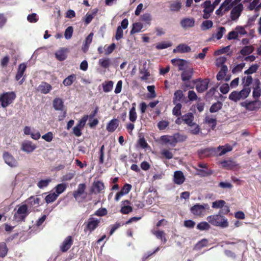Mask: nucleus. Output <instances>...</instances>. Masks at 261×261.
Here are the masks:
<instances>
[{
  "instance_id": "f257e3e1",
  "label": "nucleus",
  "mask_w": 261,
  "mask_h": 261,
  "mask_svg": "<svg viewBox=\"0 0 261 261\" xmlns=\"http://www.w3.org/2000/svg\"><path fill=\"white\" fill-rule=\"evenodd\" d=\"M206 220L210 224L215 226L226 228L229 225L227 219L219 213L208 216Z\"/></svg>"
},
{
  "instance_id": "f03ea898",
  "label": "nucleus",
  "mask_w": 261,
  "mask_h": 261,
  "mask_svg": "<svg viewBox=\"0 0 261 261\" xmlns=\"http://www.w3.org/2000/svg\"><path fill=\"white\" fill-rule=\"evenodd\" d=\"M16 98L15 92H5L0 94V104L2 108H6L13 102Z\"/></svg>"
},
{
  "instance_id": "7ed1b4c3",
  "label": "nucleus",
  "mask_w": 261,
  "mask_h": 261,
  "mask_svg": "<svg viewBox=\"0 0 261 261\" xmlns=\"http://www.w3.org/2000/svg\"><path fill=\"white\" fill-rule=\"evenodd\" d=\"M86 185L80 184L78 185L77 189L73 192V196L78 202H83L87 197V193L85 192Z\"/></svg>"
},
{
  "instance_id": "20e7f679",
  "label": "nucleus",
  "mask_w": 261,
  "mask_h": 261,
  "mask_svg": "<svg viewBox=\"0 0 261 261\" xmlns=\"http://www.w3.org/2000/svg\"><path fill=\"white\" fill-rule=\"evenodd\" d=\"M209 209L210 206L207 203L202 205L196 204L191 207L190 211L194 215L201 217L204 215L205 210H208Z\"/></svg>"
},
{
  "instance_id": "39448f33",
  "label": "nucleus",
  "mask_w": 261,
  "mask_h": 261,
  "mask_svg": "<svg viewBox=\"0 0 261 261\" xmlns=\"http://www.w3.org/2000/svg\"><path fill=\"white\" fill-rule=\"evenodd\" d=\"M100 223V219L94 217L89 218L87 221L85 223L84 231H89L90 232H92L99 226Z\"/></svg>"
},
{
  "instance_id": "423d86ee",
  "label": "nucleus",
  "mask_w": 261,
  "mask_h": 261,
  "mask_svg": "<svg viewBox=\"0 0 261 261\" xmlns=\"http://www.w3.org/2000/svg\"><path fill=\"white\" fill-rule=\"evenodd\" d=\"M193 82L194 83L198 82L196 85V89L197 92L198 93H203L207 89L210 80L208 79L203 80L198 79L193 81Z\"/></svg>"
},
{
  "instance_id": "0eeeda50",
  "label": "nucleus",
  "mask_w": 261,
  "mask_h": 261,
  "mask_svg": "<svg viewBox=\"0 0 261 261\" xmlns=\"http://www.w3.org/2000/svg\"><path fill=\"white\" fill-rule=\"evenodd\" d=\"M240 105L242 107H245L247 110L251 111H256L260 108L261 101L259 100H255L249 102H243Z\"/></svg>"
},
{
  "instance_id": "6e6552de",
  "label": "nucleus",
  "mask_w": 261,
  "mask_h": 261,
  "mask_svg": "<svg viewBox=\"0 0 261 261\" xmlns=\"http://www.w3.org/2000/svg\"><path fill=\"white\" fill-rule=\"evenodd\" d=\"M230 13V17L232 21H236L241 16V13L244 9L243 5L240 3L237 6H234L232 8Z\"/></svg>"
},
{
  "instance_id": "1a4fd4ad",
  "label": "nucleus",
  "mask_w": 261,
  "mask_h": 261,
  "mask_svg": "<svg viewBox=\"0 0 261 261\" xmlns=\"http://www.w3.org/2000/svg\"><path fill=\"white\" fill-rule=\"evenodd\" d=\"M201 7L204 8L203 12V14L202 17L204 19H208L211 14L214 11V7H212V3L211 1L207 0L205 1L202 5Z\"/></svg>"
},
{
  "instance_id": "9d476101",
  "label": "nucleus",
  "mask_w": 261,
  "mask_h": 261,
  "mask_svg": "<svg viewBox=\"0 0 261 261\" xmlns=\"http://www.w3.org/2000/svg\"><path fill=\"white\" fill-rule=\"evenodd\" d=\"M193 74L194 70L192 67H186L181 73V79L183 82L189 81L192 79Z\"/></svg>"
},
{
  "instance_id": "9b49d317",
  "label": "nucleus",
  "mask_w": 261,
  "mask_h": 261,
  "mask_svg": "<svg viewBox=\"0 0 261 261\" xmlns=\"http://www.w3.org/2000/svg\"><path fill=\"white\" fill-rule=\"evenodd\" d=\"M73 243V240L71 236H68L67 237L63 242H62V244L60 245V250L62 252H67L71 247V246L72 245Z\"/></svg>"
},
{
  "instance_id": "f8f14e48",
  "label": "nucleus",
  "mask_w": 261,
  "mask_h": 261,
  "mask_svg": "<svg viewBox=\"0 0 261 261\" xmlns=\"http://www.w3.org/2000/svg\"><path fill=\"white\" fill-rule=\"evenodd\" d=\"M3 158L5 163L11 167L17 166L18 163L14 157L8 152H5L3 153Z\"/></svg>"
},
{
  "instance_id": "ddd939ff",
  "label": "nucleus",
  "mask_w": 261,
  "mask_h": 261,
  "mask_svg": "<svg viewBox=\"0 0 261 261\" xmlns=\"http://www.w3.org/2000/svg\"><path fill=\"white\" fill-rule=\"evenodd\" d=\"M105 187L102 181L98 180L95 181L90 190L91 193H99L104 190Z\"/></svg>"
},
{
  "instance_id": "4468645a",
  "label": "nucleus",
  "mask_w": 261,
  "mask_h": 261,
  "mask_svg": "<svg viewBox=\"0 0 261 261\" xmlns=\"http://www.w3.org/2000/svg\"><path fill=\"white\" fill-rule=\"evenodd\" d=\"M215 151V148H206L198 150L197 153L200 159L211 156Z\"/></svg>"
},
{
  "instance_id": "2eb2a0df",
  "label": "nucleus",
  "mask_w": 261,
  "mask_h": 261,
  "mask_svg": "<svg viewBox=\"0 0 261 261\" xmlns=\"http://www.w3.org/2000/svg\"><path fill=\"white\" fill-rule=\"evenodd\" d=\"M222 167L227 170H233L238 164L232 160H224L220 162Z\"/></svg>"
},
{
  "instance_id": "dca6fc26",
  "label": "nucleus",
  "mask_w": 261,
  "mask_h": 261,
  "mask_svg": "<svg viewBox=\"0 0 261 261\" xmlns=\"http://www.w3.org/2000/svg\"><path fill=\"white\" fill-rule=\"evenodd\" d=\"M185 180V176L181 171H176L174 173L173 181L176 185H181Z\"/></svg>"
},
{
  "instance_id": "f3484780",
  "label": "nucleus",
  "mask_w": 261,
  "mask_h": 261,
  "mask_svg": "<svg viewBox=\"0 0 261 261\" xmlns=\"http://www.w3.org/2000/svg\"><path fill=\"white\" fill-rule=\"evenodd\" d=\"M195 19L193 18H184L180 21V24L182 28L187 29L195 25Z\"/></svg>"
},
{
  "instance_id": "a211bd4d",
  "label": "nucleus",
  "mask_w": 261,
  "mask_h": 261,
  "mask_svg": "<svg viewBox=\"0 0 261 261\" xmlns=\"http://www.w3.org/2000/svg\"><path fill=\"white\" fill-rule=\"evenodd\" d=\"M26 201L28 203V206L36 208L40 205V198L36 196H32L28 198Z\"/></svg>"
},
{
  "instance_id": "6ab92c4d",
  "label": "nucleus",
  "mask_w": 261,
  "mask_h": 261,
  "mask_svg": "<svg viewBox=\"0 0 261 261\" xmlns=\"http://www.w3.org/2000/svg\"><path fill=\"white\" fill-rule=\"evenodd\" d=\"M161 140L166 144H169L172 147H175L176 145V141L173 135L172 136L170 135H164L161 137Z\"/></svg>"
},
{
  "instance_id": "aec40b11",
  "label": "nucleus",
  "mask_w": 261,
  "mask_h": 261,
  "mask_svg": "<svg viewBox=\"0 0 261 261\" xmlns=\"http://www.w3.org/2000/svg\"><path fill=\"white\" fill-rule=\"evenodd\" d=\"M36 148V145L31 141H26L22 144V149L27 152H32Z\"/></svg>"
},
{
  "instance_id": "412c9836",
  "label": "nucleus",
  "mask_w": 261,
  "mask_h": 261,
  "mask_svg": "<svg viewBox=\"0 0 261 261\" xmlns=\"http://www.w3.org/2000/svg\"><path fill=\"white\" fill-rule=\"evenodd\" d=\"M182 118L184 119V122L189 126L192 127L195 124V123L193 122L194 116L192 113H188L182 115Z\"/></svg>"
},
{
  "instance_id": "4be33fe9",
  "label": "nucleus",
  "mask_w": 261,
  "mask_h": 261,
  "mask_svg": "<svg viewBox=\"0 0 261 261\" xmlns=\"http://www.w3.org/2000/svg\"><path fill=\"white\" fill-rule=\"evenodd\" d=\"M171 63L174 65L178 66V70H182L187 67V61L181 59H173L171 60Z\"/></svg>"
},
{
  "instance_id": "5701e85b",
  "label": "nucleus",
  "mask_w": 261,
  "mask_h": 261,
  "mask_svg": "<svg viewBox=\"0 0 261 261\" xmlns=\"http://www.w3.org/2000/svg\"><path fill=\"white\" fill-rule=\"evenodd\" d=\"M27 212L28 205L27 204H23L18 207L16 214L20 215L19 217L20 220H24L27 216Z\"/></svg>"
},
{
  "instance_id": "b1692460",
  "label": "nucleus",
  "mask_w": 261,
  "mask_h": 261,
  "mask_svg": "<svg viewBox=\"0 0 261 261\" xmlns=\"http://www.w3.org/2000/svg\"><path fill=\"white\" fill-rule=\"evenodd\" d=\"M119 125V120L117 119H112L107 124L106 129L110 133L114 132Z\"/></svg>"
},
{
  "instance_id": "393cba45",
  "label": "nucleus",
  "mask_w": 261,
  "mask_h": 261,
  "mask_svg": "<svg viewBox=\"0 0 261 261\" xmlns=\"http://www.w3.org/2000/svg\"><path fill=\"white\" fill-rule=\"evenodd\" d=\"M191 47L185 44H179L175 49H174V53H189L191 51Z\"/></svg>"
},
{
  "instance_id": "a878e982",
  "label": "nucleus",
  "mask_w": 261,
  "mask_h": 261,
  "mask_svg": "<svg viewBox=\"0 0 261 261\" xmlns=\"http://www.w3.org/2000/svg\"><path fill=\"white\" fill-rule=\"evenodd\" d=\"M217 150L218 151H221L219 153V155L222 156L226 153L227 152L231 151L232 150V147L228 144H226L224 146H219L217 148Z\"/></svg>"
},
{
  "instance_id": "bb28decb",
  "label": "nucleus",
  "mask_w": 261,
  "mask_h": 261,
  "mask_svg": "<svg viewBox=\"0 0 261 261\" xmlns=\"http://www.w3.org/2000/svg\"><path fill=\"white\" fill-rule=\"evenodd\" d=\"M26 68L27 66L24 63H21L19 65L15 76V79L16 81H19L22 77Z\"/></svg>"
},
{
  "instance_id": "cd10ccee",
  "label": "nucleus",
  "mask_w": 261,
  "mask_h": 261,
  "mask_svg": "<svg viewBox=\"0 0 261 261\" xmlns=\"http://www.w3.org/2000/svg\"><path fill=\"white\" fill-rule=\"evenodd\" d=\"M66 50V48H61L57 51L55 53L56 58L60 61L65 60L67 58Z\"/></svg>"
},
{
  "instance_id": "c85d7f7f",
  "label": "nucleus",
  "mask_w": 261,
  "mask_h": 261,
  "mask_svg": "<svg viewBox=\"0 0 261 261\" xmlns=\"http://www.w3.org/2000/svg\"><path fill=\"white\" fill-rule=\"evenodd\" d=\"M53 106L56 110L62 111L64 107L63 101L60 98H56L53 100Z\"/></svg>"
},
{
  "instance_id": "c756f323",
  "label": "nucleus",
  "mask_w": 261,
  "mask_h": 261,
  "mask_svg": "<svg viewBox=\"0 0 261 261\" xmlns=\"http://www.w3.org/2000/svg\"><path fill=\"white\" fill-rule=\"evenodd\" d=\"M98 64L102 68H108L112 64V62L110 58H103L99 60Z\"/></svg>"
},
{
  "instance_id": "7c9ffc66",
  "label": "nucleus",
  "mask_w": 261,
  "mask_h": 261,
  "mask_svg": "<svg viewBox=\"0 0 261 261\" xmlns=\"http://www.w3.org/2000/svg\"><path fill=\"white\" fill-rule=\"evenodd\" d=\"M232 0H225L220 5L224 12H228L233 6Z\"/></svg>"
},
{
  "instance_id": "2f4dec72",
  "label": "nucleus",
  "mask_w": 261,
  "mask_h": 261,
  "mask_svg": "<svg viewBox=\"0 0 261 261\" xmlns=\"http://www.w3.org/2000/svg\"><path fill=\"white\" fill-rule=\"evenodd\" d=\"M67 186L68 184L65 183H62L57 185L54 188L56 192L55 193L56 194H58V196H59V195H60L65 191Z\"/></svg>"
},
{
  "instance_id": "473e14b6",
  "label": "nucleus",
  "mask_w": 261,
  "mask_h": 261,
  "mask_svg": "<svg viewBox=\"0 0 261 261\" xmlns=\"http://www.w3.org/2000/svg\"><path fill=\"white\" fill-rule=\"evenodd\" d=\"M51 86L50 84L47 83H43L39 86V89L41 93L44 94H47L51 90Z\"/></svg>"
},
{
  "instance_id": "72a5a7b5",
  "label": "nucleus",
  "mask_w": 261,
  "mask_h": 261,
  "mask_svg": "<svg viewBox=\"0 0 261 261\" xmlns=\"http://www.w3.org/2000/svg\"><path fill=\"white\" fill-rule=\"evenodd\" d=\"M75 80L76 75L74 74H71L63 80V84L65 86H71Z\"/></svg>"
},
{
  "instance_id": "f704fd0d",
  "label": "nucleus",
  "mask_w": 261,
  "mask_h": 261,
  "mask_svg": "<svg viewBox=\"0 0 261 261\" xmlns=\"http://www.w3.org/2000/svg\"><path fill=\"white\" fill-rule=\"evenodd\" d=\"M143 27V24L141 22H135L133 24V27L130 30V35H133L135 33L140 32L141 31Z\"/></svg>"
},
{
  "instance_id": "c9c22d12",
  "label": "nucleus",
  "mask_w": 261,
  "mask_h": 261,
  "mask_svg": "<svg viewBox=\"0 0 261 261\" xmlns=\"http://www.w3.org/2000/svg\"><path fill=\"white\" fill-rule=\"evenodd\" d=\"M8 248L5 242H0V257H5L8 253Z\"/></svg>"
},
{
  "instance_id": "e433bc0d",
  "label": "nucleus",
  "mask_w": 261,
  "mask_h": 261,
  "mask_svg": "<svg viewBox=\"0 0 261 261\" xmlns=\"http://www.w3.org/2000/svg\"><path fill=\"white\" fill-rule=\"evenodd\" d=\"M254 51V47L252 45H246L240 50V54L244 56H248Z\"/></svg>"
},
{
  "instance_id": "4c0bfd02",
  "label": "nucleus",
  "mask_w": 261,
  "mask_h": 261,
  "mask_svg": "<svg viewBox=\"0 0 261 261\" xmlns=\"http://www.w3.org/2000/svg\"><path fill=\"white\" fill-rule=\"evenodd\" d=\"M114 82L112 81H106L102 84L103 90L108 93L111 91L113 87Z\"/></svg>"
},
{
  "instance_id": "58836bf2",
  "label": "nucleus",
  "mask_w": 261,
  "mask_h": 261,
  "mask_svg": "<svg viewBox=\"0 0 261 261\" xmlns=\"http://www.w3.org/2000/svg\"><path fill=\"white\" fill-rule=\"evenodd\" d=\"M205 123L211 126V128L214 130L217 125V120L216 118H212L210 116H206L205 118Z\"/></svg>"
},
{
  "instance_id": "ea45409f",
  "label": "nucleus",
  "mask_w": 261,
  "mask_h": 261,
  "mask_svg": "<svg viewBox=\"0 0 261 261\" xmlns=\"http://www.w3.org/2000/svg\"><path fill=\"white\" fill-rule=\"evenodd\" d=\"M211 226L209 224L208 222L203 221L198 223L196 226V228L198 230L203 231V230H208L210 229Z\"/></svg>"
},
{
  "instance_id": "a19ab883",
  "label": "nucleus",
  "mask_w": 261,
  "mask_h": 261,
  "mask_svg": "<svg viewBox=\"0 0 261 261\" xmlns=\"http://www.w3.org/2000/svg\"><path fill=\"white\" fill-rule=\"evenodd\" d=\"M222 103L221 101H217L213 103L210 107V112L211 113H215L218 112L222 109Z\"/></svg>"
},
{
  "instance_id": "79ce46f5",
  "label": "nucleus",
  "mask_w": 261,
  "mask_h": 261,
  "mask_svg": "<svg viewBox=\"0 0 261 261\" xmlns=\"http://www.w3.org/2000/svg\"><path fill=\"white\" fill-rule=\"evenodd\" d=\"M173 136L176 141V145L178 142H182L186 140L187 136L185 135L181 134L179 133H175Z\"/></svg>"
},
{
  "instance_id": "37998d69",
  "label": "nucleus",
  "mask_w": 261,
  "mask_h": 261,
  "mask_svg": "<svg viewBox=\"0 0 261 261\" xmlns=\"http://www.w3.org/2000/svg\"><path fill=\"white\" fill-rule=\"evenodd\" d=\"M229 99L234 102H237L240 100L241 98L238 91H233L229 95Z\"/></svg>"
},
{
  "instance_id": "c03bdc74",
  "label": "nucleus",
  "mask_w": 261,
  "mask_h": 261,
  "mask_svg": "<svg viewBox=\"0 0 261 261\" xmlns=\"http://www.w3.org/2000/svg\"><path fill=\"white\" fill-rule=\"evenodd\" d=\"M251 92V88H249V87H244V88L241 90L240 91H239V94L240 95V96H241V99H245L246 98H247L250 93Z\"/></svg>"
},
{
  "instance_id": "a18cd8bd",
  "label": "nucleus",
  "mask_w": 261,
  "mask_h": 261,
  "mask_svg": "<svg viewBox=\"0 0 261 261\" xmlns=\"http://www.w3.org/2000/svg\"><path fill=\"white\" fill-rule=\"evenodd\" d=\"M197 172H198V174L200 175V176H207L209 175H211L213 174L212 170L210 169H196Z\"/></svg>"
},
{
  "instance_id": "49530a36",
  "label": "nucleus",
  "mask_w": 261,
  "mask_h": 261,
  "mask_svg": "<svg viewBox=\"0 0 261 261\" xmlns=\"http://www.w3.org/2000/svg\"><path fill=\"white\" fill-rule=\"evenodd\" d=\"M139 72L140 74L142 75L140 79L142 81L147 80L150 75V72L145 67L143 68L142 69H140Z\"/></svg>"
},
{
  "instance_id": "de8ad7c7",
  "label": "nucleus",
  "mask_w": 261,
  "mask_h": 261,
  "mask_svg": "<svg viewBox=\"0 0 261 261\" xmlns=\"http://www.w3.org/2000/svg\"><path fill=\"white\" fill-rule=\"evenodd\" d=\"M218 30L217 32L215 34L213 35V37L217 40H219L222 37L223 34L226 32V29L223 27H220L218 28Z\"/></svg>"
},
{
  "instance_id": "09e8293b",
  "label": "nucleus",
  "mask_w": 261,
  "mask_h": 261,
  "mask_svg": "<svg viewBox=\"0 0 261 261\" xmlns=\"http://www.w3.org/2000/svg\"><path fill=\"white\" fill-rule=\"evenodd\" d=\"M58 197V194L55 193H50L45 197V200L47 203H51L54 202Z\"/></svg>"
},
{
  "instance_id": "8fccbe9b",
  "label": "nucleus",
  "mask_w": 261,
  "mask_h": 261,
  "mask_svg": "<svg viewBox=\"0 0 261 261\" xmlns=\"http://www.w3.org/2000/svg\"><path fill=\"white\" fill-rule=\"evenodd\" d=\"M184 96L183 93L181 90H178L176 91L174 93V97L173 102L175 104L177 101H180Z\"/></svg>"
},
{
  "instance_id": "3c124183",
  "label": "nucleus",
  "mask_w": 261,
  "mask_h": 261,
  "mask_svg": "<svg viewBox=\"0 0 261 261\" xmlns=\"http://www.w3.org/2000/svg\"><path fill=\"white\" fill-rule=\"evenodd\" d=\"M137 118V114L136 109L134 107H132L129 112V119L131 122H134L136 121Z\"/></svg>"
},
{
  "instance_id": "603ef678",
  "label": "nucleus",
  "mask_w": 261,
  "mask_h": 261,
  "mask_svg": "<svg viewBox=\"0 0 261 261\" xmlns=\"http://www.w3.org/2000/svg\"><path fill=\"white\" fill-rule=\"evenodd\" d=\"M88 119V116L87 115H84L82 118L79 121L78 123L75 126L83 129L85 126Z\"/></svg>"
},
{
  "instance_id": "864d4df0",
  "label": "nucleus",
  "mask_w": 261,
  "mask_h": 261,
  "mask_svg": "<svg viewBox=\"0 0 261 261\" xmlns=\"http://www.w3.org/2000/svg\"><path fill=\"white\" fill-rule=\"evenodd\" d=\"M181 7V3L180 2H175L170 4L169 8L171 11H178Z\"/></svg>"
},
{
  "instance_id": "5fc2aeb1",
  "label": "nucleus",
  "mask_w": 261,
  "mask_h": 261,
  "mask_svg": "<svg viewBox=\"0 0 261 261\" xmlns=\"http://www.w3.org/2000/svg\"><path fill=\"white\" fill-rule=\"evenodd\" d=\"M259 65L257 64L252 65L247 70H245L244 73L246 74H251L255 73L257 70Z\"/></svg>"
},
{
  "instance_id": "6e6d98bb",
  "label": "nucleus",
  "mask_w": 261,
  "mask_h": 261,
  "mask_svg": "<svg viewBox=\"0 0 261 261\" xmlns=\"http://www.w3.org/2000/svg\"><path fill=\"white\" fill-rule=\"evenodd\" d=\"M73 32V28L72 26L68 27L65 31L64 37L66 39H70L71 38Z\"/></svg>"
},
{
  "instance_id": "4d7b16f0",
  "label": "nucleus",
  "mask_w": 261,
  "mask_h": 261,
  "mask_svg": "<svg viewBox=\"0 0 261 261\" xmlns=\"http://www.w3.org/2000/svg\"><path fill=\"white\" fill-rule=\"evenodd\" d=\"M175 106L173 108L172 113L176 116H179L181 115V109L182 105L180 103H175Z\"/></svg>"
},
{
  "instance_id": "13d9d810",
  "label": "nucleus",
  "mask_w": 261,
  "mask_h": 261,
  "mask_svg": "<svg viewBox=\"0 0 261 261\" xmlns=\"http://www.w3.org/2000/svg\"><path fill=\"white\" fill-rule=\"evenodd\" d=\"M213 25V22L212 20H206L202 22L201 28L202 30H206L211 28Z\"/></svg>"
},
{
  "instance_id": "bf43d9fd",
  "label": "nucleus",
  "mask_w": 261,
  "mask_h": 261,
  "mask_svg": "<svg viewBox=\"0 0 261 261\" xmlns=\"http://www.w3.org/2000/svg\"><path fill=\"white\" fill-rule=\"evenodd\" d=\"M97 12V9L93 10L92 14H88L87 13L86 15V18L84 20L85 23L86 24H88L90 23L93 18V15H95Z\"/></svg>"
},
{
  "instance_id": "052dcab7",
  "label": "nucleus",
  "mask_w": 261,
  "mask_h": 261,
  "mask_svg": "<svg viewBox=\"0 0 261 261\" xmlns=\"http://www.w3.org/2000/svg\"><path fill=\"white\" fill-rule=\"evenodd\" d=\"M226 202L223 200H216L212 203V207L214 208H221L223 207Z\"/></svg>"
},
{
  "instance_id": "680f3d73",
  "label": "nucleus",
  "mask_w": 261,
  "mask_h": 261,
  "mask_svg": "<svg viewBox=\"0 0 261 261\" xmlns=\"http://www.w3.org/2000/svg\"><path fill=\"white\" fill-rule=\"evenodd\" d=\"M51 181V179H42L37 183V186L42 189L44 187H46Z\"/></svg>"
},
{
  "instance_id": "e2e57ef3",
  "label": "nucleus",
  "mask_w": 261,
  "mask_h": 261,
  "mask_svg": "<svg viewBox=\"0 0 261 261\" xmlns=\"http://www.w3.org/2000/svg\"><path fill=\"white\" fill-rule=\"evenodd\" d=\"M243 84L245 87H249L250 84L252 83L253 79L251 75L245 76L242 79Z\"/></svg>"
},
{
  "instance_id": "0e129e2a",
  "label": "nucleus",
  "mask_w": 261,
  "mask_h": 261,
  "mask_svg": "<svg viewBox=\"0 0 261 261\" xmlns=\"http://www.w3.org/2000/svg\"><path fill=\"white\" fill-rule=\"evenodd\" d=\"M75 173L74 171L67 173L62 177V181H69L71 180L75 176Z\"/></svg>"
},
{
  "instance_id": "69168bd1",
  "label": "nucleus",
  "mask_w": 261,
  "mask_h": 261,
  "mask_svg": "<svg viewBox=\"0 0 261 261\" xmlns=\"http://www.w3.org/2000/svg\"><path fill=\"white\" fill-rule=\"evenodd\" d=\"M161 154L168 160L172 159L173 156L172 153L169 150L166 149L162 150Z\"/></svg>"
},
{
  "instance_id": "338daca9",
  "label": "nucleus",
  "mask_w": 261,
  "mask_h": 261,
  "mask_svg": "<svg viewBox=\"0 0 261 261\" xmlns=\"http://www.w3.org/2000/svg\"><path fill=\"white\" fill-rule=\"evenodd\" d=\"M169 122L166 120H162L158 123L157 126L160 130H164L169 125Z\"/></svg>"
},
{
  "instance_id": "774afa93",
  "label": "nucleus",
  "mask_w": 261,
  "mask_h": 261,
  "mask_svg": "<svg viewBox=\"0 0 261 261\" xmlns=\"http://www.w3.org/2000/svg\"><path fill=\"white\" fill-rule=\"evenodd\" d=\"M108 214V211L106 208H100L98 209L94 213V215L97 216H104Z\"/></svg>"
}]
</instances>
